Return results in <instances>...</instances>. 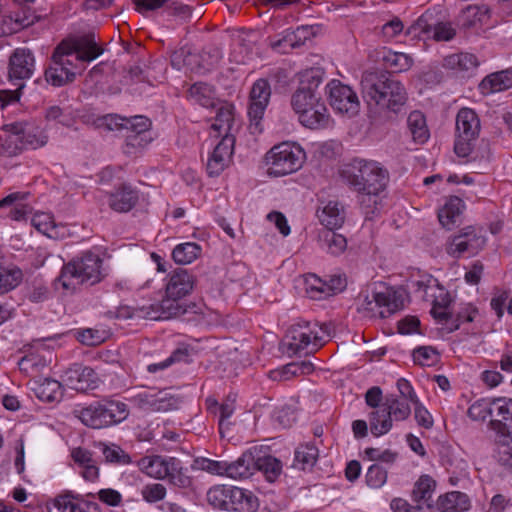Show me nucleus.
I'll use <instances>...</instances> for the list:
<instances>
[{
  "label": "nucleus",
  "instance_id": "c756f323",
  "mask_svg": "<svg viewBox=\"0 0 512 512\" xmlns=\"http://www.w3.org/2000/svg\"><path fill=\"white\" fill-rule=\"evenodd\" d=\"M470 508L469 497L462 492L452 491L439 496L437 509L440 512H462Z\"/></svg>",
  "mask_w": 512,
  "mask_h": 512
},
{
  "label": "nucleus",
  "instance_id": "5fc2aeb1",
  "mask_svg": "<svg viewBox=\"0 0 512 512\" xmlns=\"http://www.w3.org/2000/svg\"><path fill=\"white\" fill-rule=\"evenodd\" d=\"M169 482L175 487L187 489L192 486V478L187 475L186 470L181 466L180 460L176 459L173 470H170L167 477Z\"/></svg>",
  "mask_w": 512,
  "mask_h": 512
},
{
  "label": "nucleus",
  "instance_id": "680f3d73",
  "mask_svg": "<svg viewBox=\"0 0 512 512\" xmlns=\"http://www.w3.org/2000/svg\"><path fill=\"white\" fill-rule=\"evenodd\" d=\"M387 481V471L380 465H371L366 473V483L371 488H380Z\"/></svg>",
  "mask_w": 512,
  "mask_h": 512
},
{
  "label": "nucleus",
  "instance_id": "3c124183",
  "mask_svg": "<svg viewBox=\"0 0 512 512\" xmlns=\"http://www.w3.org/2000/svg\"><path fill=\"white\" fill-rule=\"evenodd\" d=\"M75 495L72 491H66L56 496L48 507L49 512H77Z\"/></svg>",
  "mask_w": 512,
  "mask_h": 512
},
{
  "label": "nucleus",
  "instance_id": "2eb2a0df",
  "mask_svg": "<svg viewBox=\"0 0 512 512\" xmlns=\"http://www.w3.org/2000/svg\"><path fill=\"white\" fill-rule=\"evenodd\" d=\"M490 427L498 437H512V399L494 398L485 407Z\"/></svg>",
  "mask_w": 512,
  "mask_h": 512
},
{
  "label": "nucleus",
  "instance_id": "473e14b6",
  "mask_svg": "<svg viewBox=\"0 0 512 512\" xmlns=\"http://www.w3.org/2000/svg\"><path fill=\"white\" fill-rule=\"evenodd\" d=\"M318 456L319 450L313 443L301 444L295 449L292 466L303 471L310 470L315 465Z\"/></svg>",
  "mask_w": 512,
  "mask_h": 512
},
{
  "label": "nucleus",
  "instance_id": "b1692460",
  "mask_svg": "<svg viewBox=\"0 0 512 512\" xmlns=\"http://www.w3.org/2000/svg\"><path fill=\"white\" fill-rule=\"evenodd\" d=\"M176 459L160 455L145 456L138 461V466L150 477L165 479L169 475L170 470H173Z\"/></svg>",
  "mask_w": 512,
  "mask_h": 512
},
{
  "label": "nucleus",
  "instance_id": "f8f14e48",
  "mask_svg": "<svg viewBox=\"0 0 512 512\" xmlns=\"http://www.w3.org/2000/svg\"><path fill=\"white\" fill-rule=\"evenodd\" d=\"M485 244L486 238L482 229L467 226L458 234L448 238L446 252L453 258H460L464 254L474 256L484 248Z\"/></svg>",
  "mask_w": 512,
  "mask_h": 512
},
{
  "label": "nucleus",
  "instance_id": "6ab92c4d",
  "mask_svg": "<svg viewBox=\"0 0 512 512\" xmlns=\"http://www.w3.org/2000/svg\"><path fill=\"white\" fill-rule=\"evenodd\" d=\"M35 69V59L31 50L17 48L9 58L8 80L14 83H24L31 78Z\"/></svg>",
  "mask_w": 512,
  "mask_h": 512
},
{
  "label": "nucleus",
  "instance_id": "864d4df0",
  "mask_svg": "<svg viewBox=\"0 0 512 512\" xmlns=\"http://www.w3.org/2000/svg\"><path fill=\"white\" fill-rule=\"evenodd\" d=\"M36 16L34 15H23L16 14L15 17H9L3 19V25L7 26V29H3V33L12 34L16 33L24 28H27L34 24Z\"/></svg>",
  "mask_w": 512,
  "mask_h": 512
},
{
  "label": "nucleus",
  "instance_id": "f3484780",
  "mask_svg": "<svg viewBox=\"0 0 512 512\" xmlns=\"http://www.w3.org/2000/svg\"><path fill=\"white\" fill-rule=\"evenodd\" d=\"M151 121L145 116L132 117L131 125L127 130L124 153L136 155L147 147L153 140L150 132Z\"/></svg>",
  "mask_w": 512,
  "mask_h": 512
},
{
  "label": "nucleus",
  "instance_id": "412c9836",
  "mask_svg": "<svg viewBox=\"0 0 512 512\" xmlns=\"http://www.w3.org/2000/svg\"><path fill=\"white\" fill-rule=\"evenodd\" d=\"M139 202V191L131 184L122 183L108 194V205L117 213H128Z\"/></svg>",
  "mask_w": 512,
  "mask_h": 512
},
{
  "label": "nucleus",
  "instance_id": "09e8293b",
  "mask_svg": "<svg viewBox=\"0 0 512 512\" xmlns=\"http://www.w3.org/2000/svg\"><path fill=\"white\" fill-rule=\"evenodd\" d=\"M66 380L70 382L76 381L79 383L90 384L97 380V374L91 367L74 364L67 370Z\"/></svg>",
  "mask_w": 512,
  "mask_h": 512
},
{
  "label": "nucleus",
  "instance_id": "a878e982",
  "mask_svg": "<svg viewBox=\"0 0 512 512\" xmlns=\"http://www.w3.org/2000/svg\"><path fill=\"white\" fill-rule=\"evenodd\" d=\"M229 501V511L255 512L259 507L258 498L252 491L234 486H231Z\"/></svg>",
  "mask_w": 512,
  "mask_h": 512
},
{
  "label": "nucleus",
  "instance_id": "e433bc0d",
  "mask_svg": "<svg viewBox=\"0 0 512 512\" xmlns=\"http://www.w3.org/2000/svg\"><path fill=\"white\" fill-rule=\"evenodd\" d=\"M18 365L20 371L30 377L29 382L34 381L35 384L40 382L37 378L42 374V370L47 369L45 359L34 353L24 356Z\"/></svg>",
  "mask_w": 512,
  "mask_h": 512
},
{
  "label": "nucleus",
  "instance_id": "8fccbe9b",
  "mask_svg": "<svg viewBox=\"0 0 512 512\" xmlns=\"http://www.w3.org/2000/svg\"><path fill=\"white\" fill-rule=\"evenodd\" d=\"M190 360V352L188 347L182 346L175 349L172 354L162 362L150 364L148 366L149 372H156L158 370L165 369L172 364L184 362L187 363Z\"/></svg>",
  "mask_w": 512,
  "mask_h": 512
},
{
  "label": "nucleus",
  "instance_id": "c03bdc74",
  "mask_svg": "<svg viewBox=\"0 0 512 512\" xmlns=\"http://www.w3.org/2000/svg\"><path fill=\"white\" fill-rule=\"evenodd\" d=\"M201 253V247L192 242L177 245L172 252L173 260L178 264H189Z\"/></svg>",
  "mask_w": 512,
  "mask_h": 512
},
{
  "label": "nucleus",
  "instance_id": "7c9ffc66",
  "mask_svg": "<svg viewBox=\"0 0 512 512\" xmlns=\"http://www.w3.org/2000/svg\"><path fill=\"white\" fill-rule=\"evenodd\" d=\"M489 9L484 5H468L460 14L459 22L466 29L480 27L489 20Z\"/></svg>",
  "mask_w": 512,
  "mask_h": 512
},
{
  "label": "nucleus",
  "instance_id": "20e7f679",
  "mask_svg": "<svg viewBox=\"0 0 512 512\" xmlns=\"http://www.w3.org/2000/svg\"><path fill=\"white\" fill-rule=\"evenodd\" d=\"M361 92L369 106L375 105L397 113L407 100L402 83L390 74L380 71H366L361 78Z\"/></svg>",
  "mask_w": 512,
  "mask_h": 512
},
{
  "label": "nucleus",
  "instance_id": "aec40b11",
  "mask_svg": "<svg viewBox=\"0 0 512 512\" xmlns=\"http://www.w3.org/2000/svg\"><path fill=\"white\" fill-rule=\"evenodd\" d=\"M234 144V136H226L215 146L207 162L209 176H218L229 166L234 151Z\"/></svg>",
  "mask_w": 512,
  "mask_h": 512
},
{
  "label": "nucleus",
  "instance_id": "69168bd1",
  "mask_svg": "<svg viewBox=\"0 0 512 512\" xmlns=\"http://www.w3.org/2000/svg\"><path fill=\"white\" fill-rule=\"evenodd\" d=\"M438 359L437 352L431 347H419L413 351V360L421 366H431Z\"/></svg>",
  "mask_w": 512,
  "mask_h": 512
},
{
  "label": "nucleus",
  "instance_id": "49530a36",
  "mask_svg": "<svg viewBox=\"0 0 512 512\" xmlns=\"http://www.w3.org/2000/svg\"><path fill=\"white\" fill-rule=\"evenodd\" d=\"M387 68L394 73L407 71L413 64V59L405 53L389 51L383 58Z\"/></svg>",
  "mask_w": 512,
  "mask_h": 512
},
{
  "label": "nucleus",
  "instance_id": "f704fd0d",
  "mask_svg": "<svg viewBox=\"0 0 512 512\" xmlns=\"http://www.w3.org/2000/svg\"><path fill=\"white\" fill-rule=\"evenodd\" d=\"M479 65V61L474 54L456 53L446 56L443 59L442 66L446 69L456 71H473Z\"/></svg>",
  "mask_w": 512,
  "mask_h": 512
},
{
  "label": "nucleus",
  "instance_id": "423d86ee",
  "mask_svg": "<svg viewBox=\"0 0 512 512\" xmlns=\"http://www.w3.org/2000/svg\"><path fill=\"white\" fill-rule=\"evenodd\" d=\"M103 53V49L96 43L93 34H87L71 42H61L53 52L52 62L70 67L75 71L74 61L90 62Z\"/></svg>",
  "mask_w": 512,
  "mask_h": 512
},
{
  "label": "nucleus",
  "instance_id": "cd10ccee",
  "mask_svg": "<svg viewBox=\"0 0 512 512\" xmlns=\"http://www.w3.org/2000/svg\"><path fill=\"white\" fill-rule=\"evenodd\" d=\"M29 196V192L10 193L0 200V208L13 205L10 217L16 221L23 220L32 212V207L25 202Z\"/></svg>",
  "mask_w": 512,
  "mask_h": 512
},
{
  "label": "nucleus",
  "instance_id": "c9c22d12",
  "mask_svg": "<svg viewBox=\"0 0 512 512\" xmlns=\"http://www.w3.org/2000/svg\"><path fill=\"white\" fill-rule=\"evenodd\" d=\"M31 222L36 230L49 238L58 239L63 236V233H61L60 230L64 229L65 227L62 225H57L53 216L49 213H36L32 217Z\"/></svg>",
  "mask_w": 512,
  "mask_h": 512
},
{
  "label": "nucleus",
  "instance_id": "72a5a7b5",
  "mask_svg": "<svg viewBox=\"0 0 512 512\" xmlns=\"http://www.w3.org/2000/svg\"><path fill=\"white\" fill-rule=\"evenodd\" d=\"M407 127L415 143L424 144L430 137L424 114L418 110L412 111L407 118Z\"/></svg>",
  "mask_w": 512,
  "mask_h": 512
},
{
  "label": "nucleus",
  "instance_id": "39448f33",
  "mask_svg": "<svg viewBox=\"0 0 512 512\" xmlns=\"http://www.w3.org/2000/svg\"><path fill=\"white\" fill-rule=\"evenodd\" d=\"M106 277L101 256L93 251H84L64 264L57 283L69 292H75L81 285H95Z\"/></svg>",
  "mask_w": 512,
  "mask_h": 512
},
{
  "label": "nucleus",
  "instance_id": "a18cd8bd",
  "mask_svg": "<svg viewBox=\"0 0 512 512\" xmlns=\"http://www.w3.org/2000/svg\"><path fill=\"white\" fill-rule=\"evenodd\" d=\"M231 486H215L208 490L207 500L216 509L229 511Z\"/></svg>",
  "mask_w": 512,
  "mask_h": 512
},
{
  "label": "nucleus",
  "instance_id": "de8ad7c7",
  "mask_svg": "<svg viewBox=\"0 0 512 512\" xmlns=\"http://www.w3.org/2000/svg\"><path fill=\"white\" fill-rule=\"evenodd\" d=\"M132 118H123L119 115L108 114L102 117H98L95 120V126L99 129H104L106 131H116L122 129H129L131 125Z\"/></svg>",
  "mask_w": 512,
  "mask_h": 512
},
{
  "label": "nucleus",
  "instance_id": "bf43d9fd",
  "mask_svg": "<svg viewBox=\"0 0 512 512\" xmlns=\"http://www.w3.org/2000/svg\"><path fill=\"white\" fill-rule=\"evenodd\" d=\"M306 291L311 298L321 299L326 297V280H322L314 274H310L306 278Z\"/></svg>",
  "mask_w": 512,
  "mask_h": 512
},
{
  "label": "nucleus",
  "instance_id": "c85d7f7f",
  "mask_svg": "<svg viewBox=\"0 0 512 512\" xmlns=\"http://www.w3.org/2000/svg\"><path fill=\"white\" fill-rule=\"evenodd\" d=\"M255 471V457L252 453H243L236 461L226 464V475L232 479H247Z\"/></svg>",
  "mask_w": 512,
  "mask_h": 512
},
{
  "label": "nucleus",
  "instance_id": "4c0bfd02",
  "mask_svg": "<svg viewBox=\"0 0 512 512\" xmlns=\"http://www.w3.org/2000/svg\"><path fill=\"white\" fill-rule=\"evenodd\" d=\"M189 97L203 107L211 108L216 106L215 89L207 83H194L189 89Z\"/></svg>",
  "mask_w": 512,
  "mask_h": 512
},
{
  "label": "nucleus",
  "instance_id": "79ce46f5",
  "mask_svg": "<svg viewBox=\"0 0 512 512\" xmlns=\"http://www.w3.org/2000/svg\"><path fill=\"white\" fill-rule=\"evenodd\" d=\"M436 482L429 475H422L415 483L412 490V499L416 503L423 502L430 507L429 501L432 499Z\"/></svg>",
  "mask_w": 512,
  "mask_h": 512
},
{
  "label": "nucleus",
  "instance_id": "a211bd4d",
  "mask_svg": "<svg viewBox=\"0 0 512 512\" xmlns=\"http://www.w3.org/2000/svg\"><path fill=\"white\" fill-rule=\"evenodd\" d=\"M328 95L330 105L336 112L349 116L358 112V96L349 86L333 80L328 84Z\"/></svg>",
  "mask_w": 512,
  "mask_h": 512
},
{
  "label": "nucleus",
  "instance_id": "e2e57ef3",
  "mask_svg": "<svg viewBox=\"0 0 512 512\" xmlns=\"http://www.w3.org/2000/svg\"><path fill=\"white\" fill-rule=\"evenodd\" d=\"M478 314V309L472 306L471 304H467L461 308V310L457 313L456 318L452 321L451 326H447L449 332L457 330L461 324L472 322L476 315Z\"/></svg>",
  "mask_w": 512,
  "mask_h": 512
},
{
  "label": "nucleus",
  "instance_id": "393cba45",
  "mask_svg": "<svg viewBox=\"0 0 512 512\" xmlns=\"http://www.w3.org/2000/svg\"><path fill=\"white\" fill-rule=\"evenodd\" d=\"M345 216L344 206L338 201H328L317 210V217L327 230L340 228L345 221Z\"/></svg>",
  "mask_w": 512,
  "mask_h": 512
},
{
  "label": "nucleus",
  "instance_id": "9b49d317",
  "mask_svg": "<svg viewBox=\"0 0 512 512\" xmlns=\"http://www.w3.org/2000/svg\"><path fill=\"white\" fill-rule=\"evenodd\" d=\"M480 133V120L474 110L462 108L456 116L454 151L459 157H468L474 150Z\"/></svg>",
  "mask_w": 512,
  "mask_h": 512
},
{
  "label": "nucleus",
  "instance_id": "4d7b16f0",
  "mask_svg": "<svg viewBox=\"0 0 512 512\" xmlns=\"http://www.w3.org/2000/svg\"><path fill=\"white\" fill-rule=\"evenodd\" d=\"M22 279V272L19 269H0V294L14 289Z\"/></svg>",
  "mask_w": 512,
  "mask_h": 512
},
{
  "label": "nucleus",
  "instance_id": "ea45409f",
  "mask_svg": "<svg viewBox=\"0 0 512 512\" xmlns=\"http://www.w3.org/2000/svg\"><path fill=\"white\" fill-rule=\"evenodd\" d=\"M320 247L331 255H340L347 248L346 238L334 232V230H325L319 235Z\"/></svg>",
  "mask_w": 512,
  "mask_h": 512
},
{
  "label": "nucleus",
  "instance_id": "13d9d810",
  "mask_svg": "<svg viewBox=\"0 0 512 512\" xmlns=\"http://www.w3.org/2000/svg\"><path fill=\"white\" fill-rule=\"evenodd\" d=\"M166 487L161 483H151L145 485L141 490L142 498L150 504L162 501L166 496Z\"/></svg>",
  "mask_w": 512,
  "mask_h": 512
},
{
  "label": "nucleus",
  "instance_id": "0e129e2a",
  "mask_svg": "<svg viewBox=\"0 0 512 512\" xmlns=\"http://www.w3.org/2000/svg\"><path fill=\"white\" fill-rule=\"evenodd\" d=\"M77 339L84 345L96 346L105 341V332L87 328L77 332Z\"/></svg>",
  "mask_w": 512,
  "mask_h": 512
},
{
  "label": "nucleus",
  "instance_id": "6e6552de",
  "mask_svg": "<svg viewBox=\"0 0 512 512\" xmlns=\"http://www.w3.org/2000/svg\"><path fill=\"white\" fill-rule=\"evenodd\" d=\"M410 413L411 408L407 399L394 395L387 396L381 407L369 415L371 433L376 437L388 433L393 420L403 421Z\"/></svg>",
  "mask_w": 512,
  "mask_h": 512
},
{
  "label": "nucleus",
  "instance_id": "9d476101",
  "mask_svg": "<svg viewBox=\"0 0 512 512\" xmlns=\"http://www.w3.org/2000/svg\"><path fill=\"white\" fill-rule=\"evenodd\" d=\"M268 173L284 176L300 169L305 160L304 150L296 144L283 142L274 146L266 156Z\"/></svg>",
  "mask_w": 512,
  "mask_h": 512
},
{
  "label": "nucleus",
  "instance_id": "4be33fe9",
  "mask_svg": "<svg viewBox=\"0 0 512 512\" xmlns=\"http://www.w3.org/2000/svg\"><path fill=\"white\" fill-rule=\"evenodd\" d=\"M312 374L310 382H318V373H313V366L310 363H289L280 368L271 370L268 377L273 382L303 381L301 376Z\"/></svg>",
  "mask_w": 512,
  "mask_h": 512
},
{
  "label": "nucleus",
  "instance_id": "5701e85b",
  "mask_svg": "<svg viewBox=\"0 0 512 512\" xmlns=\"http://www.w3.org/2000/svg\"><path fill=\"white\" fill-rule=\"evenodd\" d=\"M138 398L140 406L151 411L166 412L177 409L181 402L169 389L159 390L155 393L139 394Z\"/></svg>",
  "mask_w": 512,
  "mask_h": 512
},
{
  "label": "nucleus",
  "instance_id": "2f4dec72",
  "mask_svg": "<svg viewBox=\"0 0 512 512\" xmlns=\"http://www.w3.org/2000/svg\"><path fill=\"white\" fill-rule=\"evenodd\" d=\"M463 208L464 203L459 197H450L438 213L441 225L446 229H451L460 217Z\"/></svg>",
  "mask_w": 512,
  "mask_h": 512
},
{
  "label": "nucleus",
  "instance_id": "ddd939ff",
  "mask_svg": "<svg viewBox=\"0 0 512 512\" xmlns=\"http://www.w3.org/2000/svg\"><path fill=\"white\" fill-rule=\"evenodd\" d=\"M5 127L10 132V142L19 150L37 149L46 145L48 141L45 132L34 122H14Z\"/></svg>",
  "mask_w": 512,
  "mask_h": 512
},
{
  "label": "nucleus",
  "instance_id": "603ef678",
  "mask_svg": "<svg viewBox=\"0 0 512 512\" xmlns=\"http://www.w3.org/2000/svg\"><path fill=\"white\" fill-rule=\"evenodd\" d=\"M34 395L45 403H59L64 396L63 386H34Z\"/></svg>",
  "mask_w": 512,
  "mask_h": 512
},
{
  "label": "nucleus",
  "instance_id": "6e6d98bb",
  "mask_svg": "<svg viewBox=\"0 0 512 512\" xmlns=\"http://www.w3.org/2000/svg\"><path fill=\"white\" fill-rule=\"evenodd\" d=\"M496 457L502 466L512 468V437L496 438Z\"/></svg>",
  "mask_w": 512,
  "mask_h": 512
},
{
  "label": "nucleus",
  "instance_id": "052dcab7",
  "mask_svg": "<svg viewBox=\"0 0 512 512\" xmlns=\"http://www.w3.org/2000/svg\"><path fill=\"white\" fill-rule=\"evenodd\" d=\"M226 464L227 461H216L208 458H197L195 460V466L203 471L214 475H226Z\"/></svg>",
  "mask_w": 512,
  "mask_h": 512
},
{
  "label": "nucleus",
  "instance_id": "338daca9",
  "mask_svg": "<svg viewBox=\"0 0 512 512\" xmlns=\"http://www.w3.org/2000/svg\"><path fill=\"white\" fill-rule=\"evenodd\" d=\"M269 46L278 53H288L294 49L289 30L284 31L278 37L269 38Z\"/></svg>",
  "mask_w": 512,
  "mask_h": 512
},
{
  "label": "nucleus",
  "instance_id": "774afa93",
  "mask_svg": "<svg viewBox=\"0 0 512 512\" xmlns=\"http://www.w3.org/2000/svg\"><path fill=\"white\" fill-rule=\"evenodd\" d=\"M89 498H95L93 493L87 495L77 494L75 495L77 512H100V506L97 502L89 500Z\"/></svg>",
  "mask_w": 512,
  "mask_h": 512
},
{
  "label": "nucleus",
  "instance_id": "f03ea898",
  "mask_svg": "<svg viewBox=\"0 0 512 512\" xmlns=\"http://www.w3.org/2000/svg\"><path fill=\"white\" fill-rule=\"evenodd\" d=\"M195 284L194 276L186 269L178 268L169 274L165 286V297L159 303L143 305L138 315L149 320H167L189 311L196 312V304H185L181 300L189 295Z\"/></svg>",
  "mask_w": 512,
  "mask_h": 512
},
{
  "label": "nucleus",
  "instance_id": "a19ab883",
  "mask_svg": "<svg viewBox=\"0 0 512 512\" xmlns=\"http://www.w3.org/2000/svg\"><path fill=\"white\" fill-rule=\"evenodd\" d=\"M76 72L52 62L45 71L46 81L54 87H61L75 80Z\"/></svg>",
  "mask_w": 512,
  "mask_h": 512
},
{
  "label": "nucleus",
  "instance_id": "dca6fc26",
  "mask_svg": "<svg viewBox=\"0 0 512 512\" xmlns=\"http://www.w3.org/2000/svg\"><path fill=\"white\" fill-rule=\"evenodd\" d=\"M271 96L270 84L265 79H258L250 91V104L248 107V116L250 119V128L253 132H261L260 122L269 103Z\"/></svg>",
  "mask_w": 512,
  "mask_h": 512
},
{
  "label": "nucleus",
  "instance_id": "f257e3e1",
  "mask_svg": "<svg viewBox=\"0 0 512 512\" xmlns=\"http://www.w3.org/2000/svg\"><path fill=\"white\" fill-rule=\"evenodd\" d=\"M340 175L359 194L365 215L374 214L379 205V193L385 189L388 181V171L376 161L353 159L342 168Z\"/></svg>",
  "mask_w": 512,
  "mask_h": 512
},
{
  "label": "nucleus",
  "instance_id": "58836bf2",
  "mask_svg": "<svg viewBox=\"0 0 512 512\" xmlns=\"http://www.w3.org/2000/svg\"><path fill=\"white\" fill-rule=\"evenodd\" d=\"M512 87V71L505 70L493 73L481 82L483 93H494Z\"/></svg>",
  "mask_w": 512,
  "mask_h": 512
},
{
  "label": "nucleus",
  "instance_id": "0eeeda50",
  "mask_svg": "<svg viewBox=\"0 0 512 512\" xmlns=\"http://www.w3.org/2000/svg\"><path fill=\"white\" fill-rule=\"evenodd\" d=\"M128 406L117 400H103L83 408L78 418L87 427L103 429L119 424L127 419Z\"/></svg>",
  "mask_w": 512,
  "mask_h": 512
},
{
  "label": "nucleus",
  "instance_id": "4468645a",
  "mask_svg": "<svg viewBox=\"0 0 512 512\" xmlns=\"http://www.w3.org/2000/svg\"><path fill=\"white\" fill-rule=\"evenodd\" d=\"M404 299L401 293L387 288L383 292H377L372 299L366 296L359 310L367 312L370 317L387 318L402 309Z\"/></svg>",
  "mask_w": 512,
  "mask_h": 512
},
{
  "label": "nucleus",
  "instance_id": "1a4fd4ad",
  "mask_svg": "<svg viewBox=\"0 0 512 512\" xmlns=\"http://www.w3.org/2000/svg\"><path fill=\"white\" fill-rule=\"evenodd\" d=\"M320 330L316 323L307 321L292 325L283 341L284 351L289 356H293L302 352L311 353L318 350L323 345Z\"/></svg>",
  "mask_w": 512,
  "mask_h": 512
},
{
  "label": "nucleus",
  "instance_id": "7ed1b4c3",
  "mask_svg": "<svg viewBox=\"0 0 512 512\" xmlns=\"http://www.w3.org/2000/svg\"><path fill=\"white\" fill-rule=\"evenodd\" d=\"M321 79L313 71L302 75L300 86L291 97V105L299 122L306 128L317 130L329 126L330 114L318 86Z\"/></svg>",
  "mask_w": 512,
  "mask_h": 512
},
{
  "label": "nucleus",
  "instance_id": "bb28decb",
  "mask_svg": "<svg viewBox=\"0 0 512 512\" xmlns=\"http://www.w3.org/2000/svg\"><path fill=\"white\" fill-rule=\"evenodd\" d=\"M234 124V108L231 104L225 103L217 109L214 123L211 125V135L214 137L233 136L231 134Z\"/></svg>",
  "mask_w": 512,
  "mask_h": 512
},
{
  "label": "nucleus",
  "instance_id": "37998d69",
  "mask_svg": "<svg viewBox=\"0 0 512 512\" xmlns=\"http://www.w3.org/2000/svg\"><path fill=\"white\" fill-rule=\"evenodd\" d=\"M255 470L263 472L267 480L274 481L281 473L282 464L277 458L266 455L255 458Z\"/></svg>",
  "mask_w": 512,
  "mask_h": 512
}]
</instances>
